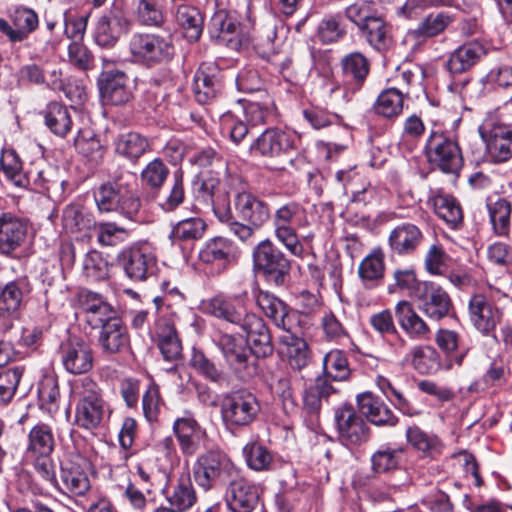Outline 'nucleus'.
I'll return each mask as SVG.
<instances>
[{
  "label": "nucleus",
  "mask_w": 512,
  "mask_h": 512,
  "mask_svg": "<svg viewBox=\"0 0 512 512\" xmlns=\"http://www.w3.org/2000/svg\"><path fill=\"white\" fill-rule=\"evenodd\" d=\"M208 33L218 44L233 50H238L242 46L240 26L225 10H219L211 17Z\"/></svg>",
  "instance_id": "obj_28"
},
{
  "label": "nucleus",
  "mask_w": 512,
  "mask_h": 512,
  "mask_svg": "<svg viewBox=\"0 0 512 512\" xmlns=\"http://www.w3.org/2000/svg\"><path fill=\"white\" fill-rule=\"evenodd\" d=\"M150 333L156 337L159 349L165 359L174 360L181 355V343L177 337L174 324L170 319L160 316L155 320Z\"/></svg>",
  "instance_id": "obj_34"
},
{
  "label": "nucleus",
  "mask_w": 512,
  "mask_h": 512,
  "mask_svg": "<svg viewBox=\"0 0 512 512\" xmlns=\"http://www.w3.org/2000/svg\"><path fill=\"white\" fill-rule=\"evenodd\" d=\"M26 282L23 279L7 283L0 292V316L12 317L17 314L23 299Z\"/></svg>",
  "instance_id": "obj_46"
},
{
  "label": "nucleus",
  "mask_w": 512,
  "mask_h": 512,
  "mask_svg": "<svg viewBox=\"0 0 512 512\" xmlns=\"http://www.w3.org/2000/svg\"><path fill=\"white\" fill-rule=\"evenodd\" d=\"M410 360L414 368L421 374L435 371L439 365L438 353L431 346H415L410 352Z\"/></svg>",
  "instance_id": "obj_62"
},
{
  "label": "nucleus",
  "mask_w": 512,
  "mask_h": 512,
  "mask_svg": "<svg viewBox=\"0 0 512 512\" xmlns=\"http://www.w3.org/2000/svg\"><path fill=\"white\" fill-rule=\"evenodd\" d=\"M60 354L64 368L71 374L87 373L93 366L92 349L81 338L71 337L62 343Z\"/></svg>",
  "instance_id": "obj_23"
},
{
  "label": "nucleus",
  "mask_w": 512,
  "mask_h": 512,
  "mask_svg": "<svg viewBox=\"0 0 512 512\" xmlns=\"http://www.w3.org/2000/svg\"><path fill=\"white\" fill-rule=\"evenodd\" d=\"M225 503L231 512H252L259 501L257 487L237 472L226 484Z\"/></svg>",
  "instance_id": "obj_20"
},
{
  "label": "nucleus",
  "mask_w": 512,
  "mask_h": 512,
  "mask_svg": "<svg viewBox=\"0 0 512 512\" xmlns=\"http://www.w3.org/2000/svg\"><path fill=\"white\" fill-rule=\"evenodd\" d=\"M240 469L223 453L208 451L201 454L194 466L193 477L204 491H211L226 485Z\"/></svg>",
  "instance_id": "obj_2"
},
{
  "label": "nucleus",
  "mask_w": 512,
  "mask_h": 512,
  "mask_svg": "<svg viewBox=\"0 0 512 512\" xmlns=\"http://www.w3.org/2000/svg\"><path fill=\"white\" fill-rule=\"evenodd\" d=\"M360 32L369 45L377 51L386 50L390 44L386 24L377 15L371 18L363 28L360 29Z\"/></svg>",
  "instance_id": "obj_57"
},
{
  "label": "nucleus",
  "mask_w": 512,
  "mask_h": 512,
  "mask_svg": "<svg viewBox=\"0 0 512 512\" xmlns=\"http://www.w3.org/2000/svg\"><path fill=\"white\" fill-rule=\"evenodd\" d=\"M213 340L221 350L228 365L240 375L249 377L256 372L251 349L242 336L218 332Z\"/></svg>",
  "instance_id": "obj_11"
},
{
  "label": "nucleus",
  "mask_w": 512,
  "mask_h": 512,
  "mask_svg": "<svg viewBox=\"0 0 512 512\" xmlns=\"http://www.w3.org/2000/svg\"><path fill=\"white\" fill-rule=\"evenodd\" d=\"M408 443L427 456H435L441 452L442 444L438 437L423 431L418 426L409 427L406 431Z\"/></svg>",
  "instance_id": "obj_54"
},
{
  "label": "nucleus",
  "mask_w": 512,
  "mask_h": 512,
  "mask_svg": "<svg viewBox=\"0 0 512 512\" xmlns=\"http://www.w3.org/2000/svg\"><path fill=\"white\" fill-rule=\"evenodd\" d=\"M385 272V254L380 248L373 249L360 262L359 278L365 288L372 289L379 285Z\"/></svg>",
  "instance_id": "obj_43"
},
{
  "label": "nucleus",
  "mask_w": 512,
  "mask_h": 512,
  "mask_svg": "<svg viewBox=\"0 0 512 512\" xmlns=\"http://www.w3.org/2000/svg\"><path fill=\"white\" fill-rule=\"evenodd\" d=\"M256 304L278 328L283 331L296 328L295 313L279 298L267 291H259L256 295Z\"/></svg>",
  "instance_id": "obj_30"
},
{
  "label": "nucleus",
  "mask_w": 512,
  "mask_h": 512,
  "mask_svg": "<svg viewBox=\"0 0 512 512\" xmlns=\"http://www.w3.org/2000/svg\"><path fill=\"white\" fill-rule=\"evenodd\" d=\"M89 462L79 455L65 461L60 470L61 489L73 497L85 496L91 490Z\"/></svg>",
  "instance_id": "obj_15"
},
{
  "label": "nucleus",
  "mask_w": 512,
  "mask_h": 512,
  "mask_svg": "<svg viewBox=\"0 0 512 512\" xmlns=\"http://www.w3.org/2000/svg\"><path fill=\"white\" fill-rule=\"evenodd\" d=\"M243 455L247 466L254 471H268L272 467V453L259 442L246 444Z\"/></svg>",
  "instance_id": "obj_60"
},
{
  "label": "nucleus",
  "mask_w": 512,
  "mask_h": 512,
  "mask_svg": "<svg viewBox=\"0 0 512 512\" xmlns=\"http://www.w3.org/2000/svg\"><path fill=\"white\" fill-rule=\"evenodd\" d=\"M30 185L33 189L47 195L52 200H61L65 193L66 181L59 171L51 166L37 172H30Z\"/></svg>",
  "instance_id": "obj_35"
},
{
  "label": "nucleus",
  "mask_w": 512,
  "mask_h": 512,
  "mask_svg": "<svg viewBox=\"0 0 512 512\" xmlns=\"http://www.w3.org/2000/svg\"><path fill=\"white\" fill-rule=\"evenodd\" d=\"M402 449L392 448L389 445L380 446L371 455V469L374 473L383 474L397 469Z\"/></svg>",
  "instance_id": "obj_59"
},
{
  "label": "nucleus",
  "mask_w": 512,
  "mask_h": 512,
  "mask_svg": "<svg viewBox=\"0 0 512 512\" xmlns=\"http://www.w3.org/2000/svg\"><path fill=\"white\" fill-rule=\"evenodd\" d=\"M335 422L339 439L344 445L357 446L369 439V426L352 406L338 408L335 411Z\"/></svg>",
  "instance_id": "obj_13"
},
{
  "label": "nucleus",
  "mask_w": 512,
  "mask_h": 512,
  "mask_svg": "<svg viewBox=\"0 0 512 512\" xmlns=\"http://www.w3.org/2000/svg\"><path fill=\"white\" fill-rule=\"evenodd\" d=\"M220 412L222 421L227 427H246L257 418L260 404L252 393L236 391L224 396Z\"/></svg>",
  "instance_id": "obj_6"
},
{
  "label": "nucleus",
  "mask_w": 512,
  "mask_h": 512,
  "mask_svg": "<svg viewBox=\"0 0 512 512\" xmlns=\"http://www.w3.org/2000/svg\"><path fill=\"white\" fill-rule=\"evenodd\" d=\"M128 21L119 14L104 15L99 18L95 29V42L101 47L113 46L120 36L126 33Z\"/></svg>",
  "instance_id": "obj_40"
},
{
  "label": "nucleus",
  "mask_w": 512,
  "mask_h": 512,
  "mask_svg": "<svg viewBox=\"0 0 512 512\" xmlns=\"http://www.w3.org/2000/svg\"><path fill=\"white\" fill-rule=\"evenodd\" d=\"M83 271L91 281H102L109 277L110 265L101 253L94 250L86 254Z\"/></svg>",
  "instance_id": "obj_64"
},
{
  "label": "nucleus",
  "mask_w": 512,
  "mask_h": 512,
  "mask_svg": "<svg viewBox=\"0 0 512 512\" xmlns=\"http://www.w3.org/2000/svg\"><path fill=\"white\" fill-rule=\"evenodd\" d=\"M253 263L255 270L275 285L284 283L291 268L285 254L270 239H265L255 246Z\"/></svg>",
  "instance_id": "obj_7"
},
{
  "label": "nucleus",
  "mask_w": 512,
  "mask_h": 512,
  "mask_svg": "<svg viewBox=\"0 0 512 512\" xmlns=\"http://www.w3.org/2000/svg\"><path fill=\"white\" fill-rule=\"evenodd\" d=\"M452 21L453 17L447 12L430 13L408 31L407 37L420 43L443 33Z\"/></svg>",
  "instance_id": "obj_41"
},
{
  "label": "nucleus",
  "mask_w": 512,
  "mask_h": 512,
  "mask_svg": "<svg viewBox=\"0 0 512 512\" xmlns=\"http://www.w3.org/2000/svg\"><path fill=\"white\" fill-rule=\"evenodd\" d=\"M169 175V169L162 159L154 158L141 171L142 183L150 189H160Z\"/></svg>",
  "instance_id": "obj_63"
},
{
  "label": "nucleus",
  "mask_w": 512,
  "mask_h": 512,
  "mask_svg": "<svg viewBox=\"0 0 512 512\" xmlns=\"http://www.w3.org/2000/svg\"><path fill=\"white\" fill-rule=\"evenodd\" d=\"M471 324L483 335L493 332L501 320V311L483 294L476 293L468 302Z\"/></svg>",
  "instance_id": "obj_24"
},
{
  "label": "nucleus",
  "mask_w": 512,
  "mask_h": 512,
  "mask_svg": "<svg viewBox=\"0 0 512 512\" xmlns=\"http://www.w3.org/2000/svg\"><path fill=\"white\" fill-rule=\"evenodd\" d=\"M149 149V142L138 133L122 134L115 143L116 153L130 161H135Z\"/></svg>",
  "instance_id": "obj_48"
},
{
  "label": "nucleus",
  "mask_w": 512,
  "mask_h": 512,
  "mask_svg": "<svg viewBox=\"0 0 512 512\" xmlns=\"http://www.w3.org/2000/svg\"><path fill=\"white\" fill-rule=\"evenodd\" d=\"M79 303L86 314V322L93 329L99 328L103 321L112 316L111 305L98 293L88 290L80 292Z\"/></svg>",
  "instance_id": "obj_39"
},
{
  "label": "nucleus",
  "mask_w": 512,
  "mask_h": 512,
  "mask_svg": "<svg viewBox=\"0 0 512 512\" xmlns=\"http://www.w3.org/2000/svg\"><path fill=\"white\" fill-rule=\"evenodd\" d=\"M99 328L98 343L104 354H120L130 348L128 328L120 318L111 316Z\"/></svg>",
  "instance_id": "obj_26"
},
{
  "label": "nucleus",
  "mask_w": 512,
  "mask_h": 512,
  "mask_svg": "<svg viewBox=\"0 0 512 512\" xmlns=\"http://www.w3.org/2000/svg\"><path fill=\"white\" fill-rule=\"evenodd\" d=\"M29 241V222L12 212L0 213V255L21 257Z\"/></svg>",
  "instance_id": "obj_9"
},
{
  "label": "nucleus",
  "mask_w": 512,
  "mask_h": 512,
  "mask_svg": "<svg viewBox=\"0 0 512 512\" xmlns=\"http://www.w3.org/2000/svg\"><path fill=\"white\" fill-rule=\"evenodd\" d=\"M247 301L248 292L244 290L228 298L215 297L211 299L208 310L213 316L242 327L247 316L254 314L248 312Z\"/></svg>",
  "instance_id": "obj_21"
},
{
  "label": "nucleus",
  "mask_w": 512,
  "mask_h": 512,
  "mask_svg": "<svg viewBox=\"0 0 512 512\" xmlns=\"http://www.w3.org/2000/svg\"><path fill=\"white\" fill-rule=\"evenodd\" d=\"M9 18L12 25L7 20L0 18V32L13 43L27 39L39 24L36 12L24 6L15 7L9 13Z\"/></svg>",
  "instance_id": "obj_25"
},
{
  "label": "nucleus",
  "mask_w": 512,
  "mask_h": 512,
  "mask_svg": "<svg viewBox=\"0 0 512 512\" xmlns=\"http://www.w3.org/2000/svg\"><path fill=\"white\" fill-rule=\"evenodd\" d=\"M270 112L271 109L266 104L249 102L244 107V116L247 123L237 119L232 113H226L220 119L221 129L223 133L230 136L234 143L238 144L248 134V125L253 127L265 123Z\"/></svg>",
  "instance_id": "obj_12"
},
{
  "label": "nucleus",
  "mask_w": 512,
  "mask_h": 512,
  "mask_svg": "<svg viewBox=\"0 0 512 512\" xmlns=\"http://www.w3.org/2000/svg\"><path fill=\"white\" fill-rule=\"evenodd\" d=\"M118 261L126 276L133 281H144L157 270V258L146 247L124 249L119 253Z\"/></svg>",
  "instance_id": "obj_16"
},
{
  "label": "nucleus",
  "mask_w": 512,
  "mask_h": 512,
  "mask_svg": "<svg viewBox=\"0 0 512 512\" xmlns=\"http://www.w3.org/2000/svg\"><path fill=\"white\" fill-rule=\"evenodd\" d=\"M295 140L296 135L292 132L268 128L252 142L250 151L264 157H278L294 149Z\"/></svg>",
  "instance_id": "obj_22"
},
{
  "label": "nucleus",
  "mask_w": 512,
  "mask_h": 512,
  "mask_svg": "<svg viewBox=\"0 0 512 512\" xmlns=\"http://www.w3.org/2000/svg\"><path fill=\"white\" fill-rule=\"evenodd\" d=\"M487 211L493 232L498 236H508L511 226V202L505 198L488 202Z\"/></svg>",
  "instance_id": "obj_45"
},
{
  "label": "nucleus",
  "mask_w": 512,
  "mask_h": 512,
  "mask_svg": "<svg viewBox=\"0 0 512 512\" xmlns=\"http://www.w3.org/2000/svg\"><path fill=\"white\" fill-rule=\"evenodd\" d=\"M404 93L397 88L382 91L374 103L376 114L385 118L397 117L403 109Z\"/></svg>",
  "instance_id": "obj_53"
},
{
  "label": "nucleus",
  "mask_w": 512,
  "mask_h": 512,
  "mask_svg": "<svg viewBox=\"0 0 512 512\" xmlns=\"http://www.w3.org/2000/svg\"><path fill=\"white\" fill-rule=\"evenodd\" d=\"M222 71L215 63H202L193 79V92L197 102L206 104L214 99L222 89Z\"/></svg>",
  "instance_id": "obj_27"
},
{
  "label": "nucleus",
  "mask_w": 512,
  "mask_h": 512,
  "mask_svg": "<svg viewBox=\"0 0 512 512\" xmlns=\"http://www.w3.org/2000/svg\"><path fill=\"white\" fill-rule=\"evenodd\" d=\"M342 73L345 78L344 87L332 85L329 97L332 105L340 107L347 104L358 92L370 71L368 59L360 52H352L341 60Z\"/></svg>",
  "instance_id": "obj_3"
},
{
  "label": "nucleus",
  "mask_w": 512,
  "mask_h": 512,
  "mask_svg": "<svg viewBox=\"0 0 512 512\" xmlns=\"http://www.w3.org/2000/svg\"><path fill=\"white\" fill-rule=\"evenodd\" d=\"M485 52L484 46L477 41L465 43L450 54L446 67L452 74H461L473 67Z\"/></svg>",
  "instance_id": "obj_38"
},
{
  "label": "nucleus",
  "mask_w": 512,
  "mask_h": 512,
  "mask_svg": "<svg viewBox=\"0 0 512 512\" xmlns=\"http://www.w3.org/2000/svg\"><path fill=\"white\" fill-rule=\"evenodd\" d=\"M416 298L418 310L432 321H440L447 317L453 308L449 294L432 282H424Z\"/></svg>",
  "instance_id": "obj_19"
},
{
  "label": "nucleus",
  "mask_w": 512,
  "mask_h": 512,
  "mask_svg": "<svg viewBox=\"0 0 512 512\" xmlns=\"http://www.w3.org/2000/svg\"><path fill=\"white\" fill-rule=\"evenodd\" d=\"M234 247L230 240L215 237L209 240L200 252L201 259L206 263L226 265L233 257Z\"/></svg>",
  "instance_id": "obj_50"
},
{
  "label": "nucleus",
  "mask_w": 512,
  "mask_h": 512,
  "mask_svg": "<svg viewBox=\"0 0 512 512\" xmlns=\"http://www.w3.org/2000/svg\"><path fill=\"white\" fill-rule=\"evenodd\" d=\"M246 332L247 342L250 343L251 355L266 357L273 352V344L268 327L263 319L256 314L248 315L241 327Z\"/></svg>",
  "instance_id": "obj_32"
},
{
  "label": "nucleus",
  "mask_w": 512,
  "mask_h": 512,
  "mask_svg": "<svg viewBox=\"0 0 512 512\" xmlns=\"http://www.w3.org/2000/svg\"><path fill=\"white\" fill-rule=\"evenodd\" d=\"M1 169L6 178L19 188L30 186V172L25 173L22 167V161L14 150H6L2 153Z\"/></svg>",
  "instance_id": "obj_51"
},
{
  "label": "nucleus",
  "mask_w": 512,
  "mask_h": 512,
  "mask_svg": "<svg viewBox=\"0 0 512 512\" xmlns=\"http://www.w3.org/2000/svg\"><path fill=\"white\" fill-rule=\"evenodd\" d=\"M279 337L282 345V353L288 358V362L293 369H302L308 363V345L304 339L298 337L294 329L284 331Z\"/></svg>",
  "instance_id": "obj_44"
},
{
  "label": "nucleus",
  "mask_w": 512,
  "mask_h": 512,
  "mask_svg": "<svg viewBox=\"0 0 512 512\" xmlns=\"http://www.w3.org/2000/svg\"><path fill=\"white\" fill-rule=\"evenodd\" d=\"M128 46L133 61L149 67L166 63L174 55L169 38L154 33H135Z\"/></svg>",
  "instance_id": "obj_5"
},
{
  "label": "nucleus",
  "mask_w": 512,
  "mask_h": 512,
  "mask_svg": "<svg viewBox=\"0 0 512 512\" xmlns=\"http://www.w3.org/2000/svg\"><path fill=\"white\" fill-rule=\"evenodd\" d=\"M162 492L169 505L181 512L191 509L197 502V493L189 472L170 479Z\"/></svg>",
  "instance_id": "obj_29"
},
{
  "label": "nucleus",
  "mask_w": 512,
  "mask_h": 512,
  "mask_svg": "<svg viewBox=\"0 0 512 512\" xmlns=\"http://www.w3.org/2000/svg\"><path fill=\"white\" fill-rule=\"evenodd\" d=\"M176 23L184 30L185 37L195 42L203 31V17L200 11L187 3H175L173 8Z\"/></svg>",
  "instance_id": "obj_42"
},
{
  "label": "nucleus",
  "mask_w": 512,
  "mask_h": 512,
  "mask_svg": "<svg viewBox=\"0 0 512 512\" xmlns=\"http://www.w3.org/2000/svg\"><path fill=\"white\" fill-rule=\"evenodd\" d=\"M75 394L78 401L74 423L88 431L99 428L111 411L102 398L98 385L90 378H83L75 386Z\"/></svg>",
  "instance_id": "obj_1"
},
{
  "label": "nucleus",
  "mask_w": 512,
  "mask_h": 512,
  "mask_svg": "<svg viewBox=\"0 0 512 512\" xmlns=\"http://www.w3.org/2000/svg\"><path fill=\"white\" fill-rule=\"evenodd\" d=\"M28 440L27 452L33 456H50L54 450V437L47 424L34 426L28 434Z\"/></svg>",
  "instance_id": "obj_47"
},
{
  "label": "nucleus",
  "mask_w": 512,
  "mask_h": 512,
  "mask_svg": "<svg viewBox=\"0 0 512 512\" xmlns=\"http://www.w3.org/2000/svg\"><path fill=\"white\" fill-rule=\"evenodd\" d=\"M335 392L333 386L325 378H318L313 385L308 386L304 390L303 404L309 413L320 410L322 401Z\"/></svg>",
  "instance_id": "obj_56"
},
{
  "label": "nucleus",
  "mask_w": 512,
  "mask_h": 512,
  "mask_svg": "<svg viewBox=\"0 0 512 512\" xmlns=\"http://www.w3.org/2000/svg\"><path fill=\"white\" fill-rule=\"evenodd\" d=\"M98 86L105 104L124 105L133 95L129 77L121 70L109 69L108 65L98 80Z\"/></svg>",
  "instance_id": "obj_17"
},
{
  "label": "nucleus",
  "mask_w": 512,
  "mask_h": 512,
  "mask_svg": "<svg viewBox=\"0 0 512 512\" xmlns=\"http://www.w3.org/2000/svg\"><path fill=\"white\" fill-rule=\"evenodd\" d=\"M45 124L55 135L65 137L72 127L68 108L57 102L50 103L45 112Z\"/></svg>",
  "instance_id": "obj_52"
},
{
  "label": "nucleus",
  "mask_w": 512,
  "mask_h": 512,
  "mask_svg": "<svg viewBox=\"0 0 512 512\" xmlns=\"http://www.w3.org/2000/svg\"><path fill=\"white\" fill-rule=\"evenodd\" d=\"M435 214L451 228L456 229L463 223V211L459 201L450 194L440 190L434 192L428 199Z\"/></svg>",
  "instance_id": "obj_36"
},
{
  "label": "nucleus",
  "mask_w": 512,
  "mask_h": 512,
  "mask_svg": "<svg viewBox=\"0 0 512 512\" xmlns=\"http://www.w3.org/2000/svg\"><path fill=\"white\" fill-rule=\"evenodd\" d=\"M61 224L65 232L76 233L89 229L93 225V219L82 205L70 203L62 211Z\"/></svg>",
  "instance_id": "obj_49"
},
{
  "label": "nucleus",
  "mask_w": 512,
  "mask_h": 512,
  "mask_svg": "<svg viewBox=\"0 0 512 512\" xmlns=\"http://www.w3.org/2000/svg\"><path fill=\"white\" fill-rule=\"evenodd\" d=\"M423 234L414 224L404 223L395 227L389 235V245L398 255H409L421 244Z\"/></svg>",
  "instance_id": "obj_37"
},
{
  "label": "nucleus",
  "mask_w": 512,
  "mask_h": 512,
  "mask_svg": "<svg viewBox=\"0 0 512 512\" xmlns=\"http://www.w3.org/2000/svg\"><path fill=\"white\" fill-rule=\"evenodd\" d=\"M479 131L493 162H506L512 157V131L508 126L487 120Z\"/></svg>",
  "instance_id": "obj_14"
},
{
  "label": "nucleus",
  "mask_w": 512,
  "mask_h": 512,
  "mask_svg": "<svg viewBox=\"0 0 512 512\" xmlns=\"http://www.w3.org/2000/svg\"><path fill=\"white\" fill-rule=\"evenodd\" d=\"M235 209L239 217L249 224L231 222L229 230L241 241H248L256 230L270 219V209L267 203L248 192L238 193L235 198Z\"/></svg>",
  "instance_id": "obj_4"
},
{
  "label": "nucleus",
  "mask_w": 512,
  "mask_h": 512,
  "mask_svg": "<svg viewBox=\"0 0 512 512\" xmlns=\"http://www.w3.org/2000/svg\"><path fill=\"white\" fill-rule=\"evenodd\" d=\"M122 182L102 184L95 192L94 199L101 212L117 211L119 208Z\"/></svg>",
  "instance_id": "obj_61"
},
{
  "label": "nucleus",
  "mask_w": 512,
  "mask_h": 512,
  "mask_svg": "<svg viewBox=\"0 0 512 512\" xmlns=\"http://www.w3.org/2000/svg\"><path fill=\"white\" fill-rule=\"evenodd\" d=\"M207 228L205 221L199 217H191L179 221L170 233V239L177 241H194L203 237Z\"/></svg>",
  "instance_id": "obj_58"
},
{
  "label": "nucleus",
  "mask_w": 512,
  "mask_h": 512,
  "mask_svg": "<svg viewBox=\"0 0 512 512\" xmlns=\"http://www.w3.org/2000/svg\"><path fill=\"white\" fill-rule=\"evenodd\" d=\"M302 212L303 208L298 202L290 201L278 207L272 216L270 215L275 237L295 256L303 253L296 231Z\"/></svg>",
  "instance_id": "obj_8"
},
{
  "label": "nucleus",
  "mask_w": 512,
  "mask_h": 512,
  "mask_svg": "<svg viewBox=\"0 0 512 512\" xmlns=\"http://www.w3.org/2000/svg\"><path fill=\"white\" fill-rule=\"evenodd\" d=\"M323 369L327 380L345 381L351 373L345 353L338 349L331 350L325 355Z\"/></svg>",
  "instance_id": "obj_55"
},
{
  "label": "nucleus",
  "mask_w": 512,
  "mask_h": 512,
  "mask_svg": "<svg viewBox=\"0 0 512 512\" xmlns=\"http://www.w3.org/2000/svg\"><path fill=\"white\" fill-rule=\"evenodd\" d=\"M172 431L182 454L186 457L194 456L200 449L202 440L206 437V430L196 420L193 412L189 410L184 411L182 416L174 420Z\"/></svg>",
  "instance_id": "obj_18"
},
{
  "label": "nucleus",
  "mask_w": 512,
  "mask_h": 512,
  "mask_svg": "<svg viewBox=\"0 0 512 512\" xmlns=\"http://www.w3.org/2000/svg\"><path fill=\"white\" fill-rule=\"evenodd\" d=\"M395 316L400 328L413 340H426L431 334L428 323L415 311L413 305L401 300L395 305Z\"/></svg>",
  "instance_id": "obj_31"
},
{
  "label": "nucleus",
  "mask_w": 512,
  "mask_h": 512,
  "mask_svg": "<svg viewBox=\"0 0 512 512\" xmlns=\"http://www.w3.org/2000/svg\"><path fill=\"white\" fill-rule=\"evenodd\" d=\"M357 403L360 412L375 425L394 426L398 422V418L391 409L371 392L358 395Z\"/></svg>",
  "instance_id": "obj_33"
},
{
  "label": "nucleus",
  "mask_w": 512,
  "mask_h": 512,
  "mask_svg": "<svg viewBox=\"0 0 512 512\" xmlns=\"http://www.w3.org/2000/svg\"><path fill=\"white\" fill-rule=\"evenodd\" d=\"M425 153L429 163L444 173L455 174L462 167V154L458 143L443 132L430 133Z\"/></svg>",
  "instance_id": "obj_10"
}]
</instances>
